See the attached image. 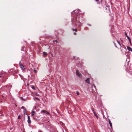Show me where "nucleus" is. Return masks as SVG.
Masks as SVG:
<instances>
[{"label": "nucleus", "mask_w": 132, "mask_h": 132, "mask_svg": "<svg viewBox=\"0 0 132 132\" xmlns=\"http://www.w3.org/2000/svg\"><path fill=\"white\" fill-rule=\"evenodd\" d=\"M24 108V107L23 106H22L21 107V109H23V108Z\"/></svg>", "instance_id": "nucleus-24"}, {"label": "nucleus", "mask_w": 132, "mask_h": 132, "mask_svg": "<svg viewBox=\"0 0 132 132\" xmlns=\"http://www.w3.org/2000/svg\"><path fill=\"white\" fill-rule=\"evenodd\" d=\"M76 73L77 75L80 78H81L82 77L81 74L79 72L78 70H77L76 71Z\"/></svg>", "instance_id": "nucleus-2"}, {"label": "nucleus", "mask_w": 132, "mask_h": 132, "mask_svg": "<svg viewBox=\"0 0 132 132\" xmlns=\"http://www.w3.org/2000/svg\"><path fill=\"white\" fill-rule=\"evenodd\" d=\"M76 94L78 95H79V93L78 91L77 92Z\"/></svg>", "instance_id": "nucleus-19"}, {"label": "nucleus", "mask_w": 132, "mask_h": 132, "mask_svg": "<svg viewBox=\"0 0 132 132\" xmlns=\"http://www.w3.org/2000/svg\"><path fill=\"white\" fill-rule=\"evenodd\" d=\"M94 115L97 118V119H98V116L97 114L95 113V112L94 113Z\"/></svg>", "instance_id": "nucleus-13"}, {"label": "nucleus", "mask_w": 132, "mask_h": 132, "mask_svg": "<svg viewBox=\"0 0 132 132\" xmlns=\"http://www.w3.org/2000/svg\"><path fill=\"white\" fill-rule=\"evenodd\" d=\"M94 87H95V86L94 85Z\"/></svg>", "instance_id": "nucleus-30"}, {"label": "nucleus", "mask_w": 132, "mask_h": 132, "mask_svg": "<svg viewBox=\"0 0 132 132\" xmlns=\"http://www.w3.org/2000/svg\"><path fill=\"white\" fill-rule=\"evenodd\" d=\"M31 87L34 90L35 89V87L34 86H31Z\"/></svg>", "instance_id": "nucleus-14"}, {"label": "nucleus", "mask_w": 132, "mask_h": 132, "mask_svg": "<svg viewBox=\"0 0 132 132\" xmlns=\"http://www.w3.org/2000/svg\"><path fill=\"white\" fill-rule=\"evenodd\" d=\"M20 116H19L18 117V119H20Z\"/></svg>", "instance_id": "nucleus-21"}, {"label": "nucleus", "mask_w": 132, "mask_h": 132, "mask_svg": "<svg viewBox=\"0 0 132 132\" xmlns=\"http://www.w3.org/2000/svg\"><path fill=\"white\" fill-rule=\"evenodd\" d=\"M34 71L35 72V73L36 72V71L35 70H34Z\"/></svg>", "instance_id": "nucleus-25"}, {"label": "nucleus", "mask_w": 132, "mask_h": 132, "mask_svg": "<svg viewBox=\"0 0 132 132\" xmlns=\"http://www.w3.org/2000/svg\"><path fill=\"white\" fill-rule=\"evenodd\" d=\"M127 50L129 51H132V49L129 46H127Z\"/></svg>", "instance_id": "nucleus-8"}, {"label": "nucleus", "mask_w": 132, "mask_h": 132, "mask_svg": "<svg viewBox=\"0 0 132 132\" xmlns=\"http://www.w3.org/2000/svg\"><path fill=\"white\" fill-rule=\"evenodd\" d=\"M41 113H45L47 114H50V113L48 112L47 111H46L44 110H43L41 112Z\"/></svg>", "instance_id": "nucleus-3"}, {"label": "nucleus", "mask_w": 132, "mask_h": 132, "mask_svg": "<svg viewBox=\"0 0 132 132\" xmlns=\"http://www.w3.org/2000/svg\"><path fill=\"white\" fill-rule=\"evenodd\" d=\"M39 132H42L40 131Z\"/></svg>", "instance_id": "nucleus-33"}, {"label": "nucleus", "mask_w": 132, "mask_h": 132, "mask_svg": "<svg viewBox=\"0 0 132 132\" xmlns=\"http://www.w3.org/2000/svg\"><path fill=\"white\" fill-rule=\"evenodd\" d=\"M34 113H35V112L34 111H32L31 114V116H34Z\"/></svg>", "instance_id": "nucleus-10"}, {"label": "nucleus", "mask_w": 132, "mask_h": 132, "mask_svg": "<svg viewBox=\"0 0 132 132\" xmlns=\"http://www.w3.org/2000/svg\"><path fill=\"white\" fill-rule=\"evenodd\" d=\"M21 98L22 100H23V101H26L27 99V98H23L22 97H21Z\"/></svg>", "instance_id": "nucleus-9"}, {"label": "nucleus", "mask_w": 132, "mask_h": 132, "mask_svg": "<svg viewBox=\"0 0 132 132\" xmlns=\"http://www.w3.org/2000/svg\"><path fill=\"white\" fill-rule=\"evenodd\" d=\"M35 95L36 96H39V95L37 93H35Z\"/></svg>", "instance_id": "nucleus-15"}, {"label": "nucleus", "mask_w": 132, "mask_h": 132, "mask_svg": "<svg viewBox=\"0 0 132 132\" xmlns=\"http://www.w3.org/2000/svg\"><path fill=\"white\" fill-rule=\"evenodd\" d=\"M55 42H57V40H55Z\"/></svg>", "instance_id": "nucleus-29"}, {"label": "nucleus", "mask_w": 132, "mask_h": 132, "mask_svg": "<svg viewBox=\"0 0 132 132\" xmlns=\"http://www.w3.org/2000/svg\"><path fill=\"white\" fill-rule=\"evenodd\" d=\"M76 32H75V33H74V34L75 35H76Z\"/></svg>", "instance_id": "nucleus-28"}, {"label": "nucleus", "mask_w": 132, "mask_h": 132, "mask_svg": "<svg viewBox=\"0 0 132 132\" xmlns=\"http://www.w3.org/2000/svg\"><path fill=\"white\" fill-rule=\"evenodd\" d=\"M35 99L37 100L38 101H39L40 100V99L39 98H38L37 97H35L34 99V100H35Z\"/></svg>", "instance_id": "nucleus-12"}, {"label": "nucleus", "mask_w": 132, "mask_h": 132, "mask_svg": "<svg viewBox=\"0 0 132 132\" xmlns=\"http://www.w3.org/2000/svg\"><path fill=\"white\" fill-rule=\"evenodd\" d=\"M75 11V10H73V12H74V11Z\"/></svg>", "instance_id": "nucleus-32"}, {"label": "nucleus", "mask_w": 132, "mask_h": 132, "mask_svg": "<svg viewBox=\"0 0 132 132\" xmlns=\"http://www.w3.org/2000/svg\"><path fill=\"white\" fill-rule=\"evenodd\" d=\"M111 132H112V131H111Z\"/></svg>", "instance_id": "nucleus-34"}, {"label": "nucleus", "mask_w": 132, "mask_h": 132, "mask_svg": "<svg viewBox=\"0 0 132 132\" xmlns=\"http://www.w3.org/2000/svg\"><path fill=\"white\" fill-rule=\"evenodd\" d=\"M20 67L23 70H24L26 68L24 67V66L23 65L20 64Z\"/></svg>", "instance_id": "nucleus-4"}, {"label": "nucleus", "mask_w": 132, "mask_h": 132, "mask_svg": "<svg viewBox=\"0 0 132 132\" xmlns=\"http://www.w3.org/2000/svg\"><path fill=\"white\" fill-rule=\"evenodd\" d=\"M28 123L29 124L31 122V121L30 119V116H28V121H27Z\"/></svg>", "instance_id": "nucleus-5"}, {"label": "nucleus", "mask_w": 132, "mask_h": 132, "mask_svg": "<svg viewBox=\"0 0 132 132\" xmlns=\"http://www.w3.org/2000/svg\"><path fill=\"white\" fill-rule=\"evenodd\" d=\"M99 0H95V1H99Z\"/></svg>", "instance_id": "nucleus-27"}, {"label": "nucleus", "mask_w": 132, "mask_h": 132, "mask_svg": "<svg viewBox=\"0 0 132 132\" xmlns=\"http://www.w3.org/2000/svg\"><path fill=\"white\" fill-rule=\"evenodd\" d=\"M114 45H115V46L116 47H117V46L115 44V43H114Z\"/></svg>", "instance_id": "nucleus-23"}, {"label": "nucleus", "mask_w": 132, "mask_h": 132, "mask_svg": "<svg viewBox=\"0 0 132 132\" xmlns=\"http://www.w3.org/2000/svg\"><path fill=\"white\" fill-rule=\"evenodd\" d=\"M92 111L94 113H95V112L94 111V110L93 109H92Z\"/></svg>", "instance_id": "nucleus-18"}, {"label": "nucleus", "mask_w": 132, "mask_h": 132, "mask_svg": "<svg viewBox=\"0 0 132 132\" xmlns=\"http://www.w3.org/2000/svg\"><path fill=\"white\" fill-rule=\"evenodd\" d=\"M129 43H130V44H131V42H129Z\"/></svg>", "instance_id": "nucleus-31"}, {"label": "nucleus", "mask_w": 132, "mask_h": 132, "mask_svg": "<svg viewBox=\"0 0 132 132\" xmlns=\"http://www.w3.org/2000/svg\"><path fill=\"white\" fill-rule=\"evenodd\" d=\"M43 54L44 55H45L46 54V53L45 52H43Z\"/></svg>", "instance_id": "nucleus-20"}, {"label": "nucleus", "mask_w": 132, "mask_h": 132, "mask_svg": "<svg viewBox=\"0 0 132 132\" xmlns=\"http://www.w3.org/2000/svg\"><path fill=\"white\" fill-rule=\"evenodd\" d=\"M80 18H82V17L79 18L78 15H77L75 18L72 19L71 21L72 22L74 26L75 27L77 25H78V26H80L82 24L79 22V19Z\"/></svg>", "instance_id": "nucleus-1"}, {"label": "nucleus", "mask_w": 132, "mask_h": 132, "mask_svg": "<svg viewBox=\"0 0 132 132\" xmlns=\"http://www.w3.org/2000/svg\"><path fill=\"white\" fill-rule=\"evenodd\" d=\"M109 123L110 124V125L111 127V128L112 129V124L110 120H109Z\"/></svg>", "instance_id": "nucleus-7"}, {"label": "nucleus", "mask_w": 132, "mask_h": 132, "mask_svg": "<svg viewBox=\"0 0 132 132\" xmlns=\"http://www.w3.org/2000/svg\"><path fill=\"white\" fill-rule=\"evenodd\" d=\"M117 42H118V44H119V45L121 46V44L120 43V42H119V41H118L117 40Z\"/></svg>", "instance_id": "nucleus-16"}, {"label": "nucleus", "mask_w": 132, "mask_h": 132, "mask_svg": "<svg viewBox=\"0 0 132 132\" xmlns=\"http://www.w3.org/2000/svg\"><path fill=\"white\" fill-rule=\"evenodd\" d=\"M72 30H73V31H77V29H72Z\"/></svg>", "instance_id": "nucleus-17"}, {"label": "nucleus", "mask_w": 132, "mask_h": 132, "mask_svg": "<svg viewBox=\"0 0 132 132\" xmlns=\"http://www.w3.org/2000/svg\"><path fill=\"white\" fill-rule=\"evenodd\" d=\"M127 38L128 39L129 41V42H130V38L128 36H127Z\"/></svg>", "instance_id": "nucleus-11"}, {"label": "nucleus", "mask_w": 132, "mask_h": 132, "mask_svg": "<svg viewBox=\"0 0 132 132\" xmlns=\"http://www.w3.org/2000/svg\"><path fill=\"white\" fill-rule=\"evenodd\" d=\"M125 35L127 37V33L126 32H125Z\"/></svg>", "instance_id": "nucleus-22"}, {"label": "nucleus", "mask_w": 132, "mask_h": 132, "mask_svg": "<svg viewBox=\"0 0 132 132\" xmlns=\"http://www.w3.org/2000/svg\"><path fill=\"white\" fill-rule=\"evenodd\" d=\"M88 26H90L91 25L90 24H88Z\"/></svg>", "instance_id": "nucleus-26"}, {"label": "nucleus", "mask_w": 132, "mask_h": 132, "mask_svg": "<svg viewBox=\"0 0 132 132\" xmlns=\"http://www.w3.org/2000/svg\"><path fill=\"white\" fill-rule=\"evenodd\" d=\"M90 78H87L86 80V82L88 83V84H89Z\"/></svg>", "instance_id": "nucleus-6"}]
</instances>
